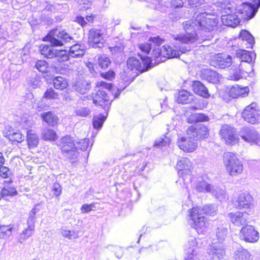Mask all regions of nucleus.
<instances>
[{"mask_svg":"<svg viewBox=\"0 0 260 260\" xmlns=\"http://www.w3.org/2000/svg\"><path fill=\"white\" fill-rule=\"evenodd\" d=\"M215 17L206 12L198 14L194 19H190L183 23L185 34L173 35V38L182 43H192L198 40L197 29L210 32L217 25Z\"/></svg>","mask_w":260,"mask_h":260,"instance_id":"nucleus-1","label":"nucleus"},{"mask_svg":"<svg viewBox=\"0 0 260 260\" xmlns=\"http://www.w3.org/2000/svg\"><path fill=\"white\" fill-rule=\"evenodd\" d=\"M221 17L222 23L226 26L235 27L240 22L238 10L231 2H224L221 5Z\"/></svg>","mask_w":260,"mask_h":260,"instance_id":"nucleus-2","label":"nucleus"},{"mask_svg":"<svg viewBox=\"0 0 260 260\" xmlns=\"http://www.w3.org/2000/svg\"><path fill=\"white\" fill-rule=\"evenodd\" d=\"M223 163L230 176H236L242 173L243 166L237 156L232 152H227L223 155Z\"/></svg>","mask_w":260,"mask_h":260,"instance_id":"nucleus-3","label":"nucleus"},{"mask_svg":"<svg viewBox=\"0 0 260 260\" xmlns=\"http://www.w3.org/2000/svg\"><path fill=\"white\" fill-rule=\"evenodd\" d=\"M55 46L44 45L41 48V53L45 57L54 59L55 62H62L69 59L68 51L65 50H58L54 48Z\"/></svg>","mask_w":260,"mask_h":260,"instance_id":"nucleus-4","label":"nucleus"},{"mask_svg":"<svg viewBox=\"0 0 260 260\" xmlns=\"http://www.w3.org/2000/svg\"><path fill=\"white\" fill-rule=\"evenodd\" d=\"M98 86L97 92L93 94V103L96 106H104V103L106 102H109L112 101L110 100L109 96L104 89L108 90L111 89L112 87V84L111 83H108L104 81H100L97 83Z\"/></svg>","mask_w":260,"mask_h":260,"instance_id":"nucleus-5","label":"nucleus"},{"mask_svg":"<svg viewBox=\"0 0 260 260\" xmlns=\"http://www.w3.org/2000/svg\"><path fill=\"white\" fill-rule=\"evenodd\" d=\"M60 147L64 155L70 159H75L78 156L76 150V144L73 138L70 136H66L61 138L60 142Z\"/></svg>","mask_w":260,"mask_h":260,"instance_id":"nucleus-6","label":"nucleus"},{"mask_svg":"<svg viewBox=\"0 0 260 260\" xmlns=\"http://www.w3.org/2000/svg\"><path fill=\"white\" fill-rule=\"evenodd\" d=\"M139 55L140 56V59L143 67L142 66V63L139 59L135 57H131L127 61V66L128 68L131 71L143 72L150 67L151 63V58L146 56Z\"/></svg>","mask_w":260,"mask_h":260,"instance_id":"nucleus-7","label":"nucleus"},{"mask_svg":"<svg viewBox=\"0 0 260 260\" xmlns=\"http://www.w3.org/2000/svg\"><path fill=\"white\" fill-rule=\"evenodd\" d=\"M45 41H49L55 46H62L63 45L74 42L73 37L66 30L59 31L57 34L53 36L51 32L45 37Z\"/></svg>","mask_w":260,"mask_h":260,"instance_id":"nucleus-8","label":"nucleus"},{"mask_svg":"<svg viewBox=\"0 0 260 260\" xmlns=\"http://www.w3.org/2000/svg\"><path fill=\"white\" fill-rule=\"evenodd\" d=\"M189 216L190 218L188 222L192 228L202 229L206 226L207 220L201 212V208H192L189 211Z\"/></svg>","mask_w":260,"mask_h":260,"instance_id":"nucleus-9","label":"nucleus"},{"mask_svg":"<svg viewBox=\"0 0 260 260\" xmlns=\"http://www.w3.org/2000/svg\"><path fill=\"white\" fill-rule=\"evenodd\" d=\"M260 1L257 0L255 4L244 3L238 10V14L241 19L249 20L252 18L260 7Z\"/></svg>","mask_w":260,"mask_h":260,"instance_id":"nucleus-10","label":"nucleus"},{"mask_svg":"<svg viewBox=\"0 0 260 260\" xmlns=\"http://www.w3.org/2000/svg\"><path fill=\"white\" fill-rule=\"evenodd\" d=\"M186 132L188 137L196 140L206 139L209 136L208 127L202 124L191 125L187 128Z\"/></svg>","mask_w":260,"mask_h":260,"instance_id":"nucleus-11","label":"nucleus"},{"mask_svg":"<svg viewBox=\"0 0 260 260\" xmlns=\"http://www.w3.org/2000/svg\"><path fill=\"white\" fill-rule=\"evenodd\" d=\"M88 43L93 48H101L105 42L104 34L103 30L92 28L89 31Z\"/></svg>","mask_w":260,"mask_h":260,"instance_id":"nucleus-12","label":"nucleus"},{"mask_svg":"<svg viewBox=\"0 0 260 260\" xmlns=\"http://www.w3.org/2000/svg\"><path fill=\"white\" fill-rule=\"evenodd\" d=\"M255 107L256 104L253 103L247 106L242 113L244 120L253 124L260 123V113Z\"/></svg>","mask_w":260,"mask_h":260,"instance_id":"nucleus-13","label":"nucleus"},{"mask_svg":"<svg viewBox=\"0 0 260 260\" xmlns=\"http://www.w3.org/2000/svg\"><path fill=\"white\" fill-rule=\"evenodd\" d=\"M240 237L241 239L246 242L253 243L258 241L259 234L254 226L247 225L241 228Z\"/></svg>","mask_w":260,"mask_h":260,"instance_id":"nucleus-14","label":"nucleus"},{"mask_svg":"<svg viewBox=\"0 0 260 260\" xmlns=\"http://www.w3.org/2000/svg\"><path fill=\"white\" fill-rule=\"evenodd\" d=\"M220 134L226 144L233 145L239 142V138L236 136L234 128L228 124L221 126Z\"/></svg>","mask_w":260,"mask_h":260,"instance_id":"nucleus-15","label":"nucleus"},{"mask_svg":"<svg viewBox=\"0 0 260 260\" xmlns=\"http://www.w3.org/2000/svg\"><path fill=\"white\" fill-rule=\"evenodd\" d=\"M241 138L245 142L257 144L259 141V135L252 127H243L239 132Z\"/></svg>","mask_w":260,"mask_h":260,"instance_id":"nucleus-16","label":"nucleus"},{"mask_svg":"<svg viewBox=\"0 0 260 260\" xmlns=\"http://www.w3.org/2000/svg\"><path fill=\"white\" fill-rule=\"evenodd\" d=\"M228 217L235 226L243 227L247 225L249 214L246 212L237 211L235 213H230Z\"/></svg>","mask_w":260,"mask_h":260,"instance_id":"nucleus-17","label":"nucleus"},{"mask_svg":"<svg viewBox=\"0 0 260 260\" xmlns=\"http://www.w3.org/2000/svg\"><path fill=\"white\" fill-rule=\"evenodd\" d=\"M253 198L248 193H240L236 201L235 205L239 210L251 209L253 207Z\"/></svg>","mask_w":260,"mask_h":260,"instance_id":"nucleus-18","label":"nucleus"},{"mask_svg":"<svg viewBox=\"0 0 260 260\" xmlns=\"http://www.w3.org/2000/svg\"><path fill=\"white\" fill-rule=\"evenodd\" d=\"M176 168L178 170V174L182 178L186 175H190L192 169V164L187 157H181L178 160Z\"/></svg>","mask_w":260,"mask_h":260,"instance_id":"nucleus-19","label":"nucleus"},{"mask_svg":"<svg viewBox=\"0 0 260 260\" xmlns=\"http://www.w3.org/2000/svg\"><path fill=\"white\" fill-rule=\"evenodd\" d=\"M213 66L218 67L220 69H225L231 66L232 63V57L231 55L221 53L215 55L212 61Z\"/></svg>","mask_w":260,"mask_h":260,"instance_id":"nucleus-20","label":"nucleus"},{"mask_svg":"<svg viewBox=\"0 0 260 260\" xmlns=\"http://www.w3.org/2000/svg\"><path fill=\"white\" fill-rule=\"evenodd\" d=\"M193 138H186L181 137L179 138L177 141L178 146L179 148L184 152H192L194 151L197 146L198 143L194 140Z\"/></svg>","mask_w":260,"mask_h":260,"instance_id":"nucleus-21","label":"nucleus"},{"mask_svg":"<svg viewBox=\"0 0 260 260\" xmlns=\"http://www.w3.org/2000/svg\"><path fill=\"white\" fill-rule=\"evenodd\" d=\"M225 244L212 242L209 254L214 259H222L225 253Z\"/></svg>","mask_w":260,"mask_h":260,"instance_id":"nucleus-22","label":"nucleus"},{"mask_svg":"<svg viewBox=\"0 0 260 260\" xmlns=\"http://www.w3.org/2000/svg\"><path fill=\"white\" fill-rule=\"evenodd\" d=\"M158 54L159 56H163L168 58L178 57L180 56V51L175 46L164 45L160 50H158Z\"/></svg>","mask_w":260,"mask_h":260,"instance_id":"nucleus-23","label":"nucleus"},{"mask_svg":"<svg viewBox=\"0 0 260 260\" xmlns=\"http://www.w3.org/2000/svg\"><path fill=\"white\" fill-rule=\"evenodd\" d=\"M90 82L83 79H79L72 83L74 90L81 94H85L90 89Z\"/></svg>","mask_w":260,"mask_h":260,"instance_id":"nucleus-24","label":"nucleus"},{"mask_svg":"<svg viewBox=\"0 0 260 260\" xmlns=\"http://www.w3.org/2000/svg\"><path fill=\"white\" fill-rule=\"evenodd\" d=\"M202 78L208 82L213 84L219 82L220 75L216 72L210 70L205 69L202 71Z\"/></svg>","mask_w":260,"mask_h":260,"instance_id":"nucleus-25","label":"nucleus"},{"mask_svg":"<svg viewBox=\"0 0 260 260\" xmlns=\"http://www.w3.org/2000/svg\"><path fill=\"white\" fill-rule=\"evenodd\" d=\"M197 242L196 239L191 238L188 240L186 245L187 248V256L186 260H195V255H197Z\"/></svg>","mask_w":260,"mask_h":260,"instance_id":"nucleus-26","label":"nucleus"},{"mask_svg":"<svg viewBox=\"0 0 260 260\" xmlns=\"http://www.w3.org/2000/svg\"><path fill=\"white\" fill-rule=\"evenodd\" d=\"M192 88L195 93L201 96L207 98L209 96L208 89L199 81H194L193 82Z\"/></svg>","mask_w":260,"mask_h":260,"instance_id":"nucleus-27","label":"nucleus"},{"mask_svg":"<svg viewBox=\"0 0 260 260\" xmlns=\"http://www.w3.org/2000/svg\"><path fill=\"white\" fill-rule=\"evenodd\" d=\"M40 115L43 120L50 126H54L58 123V117L54 112H43Z\"/></svg>","mask_w":260,"mask_h":260,"instance_id":"nucleus-28","label":"nucleus"},{"mask_svg":"<svg viewBox=\"0 0 260 260\" xmlns=\"http://www.w3.org/2000/svg\"><path fill=\"white\" fill-rule=\"evenodd\" d=\"M227 232V229L223 225H220L216 230L215 236L213 238L212 242H216L217 243L224 244V241L225 240Z\"/></svg>","mask_w":260,"mask_h":260,"instance_id":"nucleus-29","label":"nucleus"},{"mask_svg":"<svg viewBox=\"0 0 260 260\" xmlns=\"http://www.w3.org/2000/svg\"><path fill=\"white\" fill-rule=\"evenodd\" d=\"M194 95L187 90H182L179 92L177 101L178 103L187 104L193 101Z\"/></svg>","mask_w":260,"mask_h":260,"instance_id":"nucleus-30","label":"nucleus"},{"mask_svg":"<svg viewBox=\"0 0 260 260\" xmlns=\"http://www.w3.org/2000/svg\"><path fill=\"white\" fill-rule=\"evenodd\" d=\"M248 93L247 88H241L238 85L232 86L229 91L230 96L233 98L244 96Z\"/></svg>","mask_w":260,"mask_h":260,"instance_id":"nucleus-31","label":"nucleus"},{"mask_svg":"<svg viewBox=\"0 0 260 260\" xmlns=\"http://www.w3.org/2000/svg\"><path fill=\"white\" fill-rule=\"evenodd\" d=\"M27 141L28 147L33 148L36 147L39 142V138L37 134L32 130L27 132Z\"/></svg>","mask_w":260,"mask_h":260,"instance_id":"nucleus-32","label":"nucleus"},{"mask_svg":"<svg viewBox=\"0 0 260 260\" xmlns=\"http://www.w3.org/2000/svg\"><path fill=\"white\" fill-rule=\"evenodd\" d=\"M69 58L70 57L77 58L84 55L85 50L82 48V46L79 44H76L70 47L69 52H68Z\"/></svg>","mask_w":260,"mask_h":260,"instance_id":"nucleus-33","label":"nucleus"},{"mask_svg":"<svg viewBox=\"0 0 260 260\" xmlns=\"http://www.w3.org/2000/svg\"><path fill=\"white\" fill-rule=\"evenodd\" d=\"M212 194L220 201H225L228 200L229 196L226 190L224 189L216 187L212 189Z\"/></svg>","mask_w":260,"mask_h":260,"instance_id":"nucleus-34","label":"nucleus"},{"mask_svg":"<svg viewBox=\"0 0 260 260\" xmlns=\"http://www.w3.org/2000/svg\"><path fill=\"white\" fill-rule=\"evenodd\" d=\"M195 189L199 192H210L213 186L204 180H199L195 186Z\"/></svg>","mask_w":260,"mask_h":260,"instance_id":"nucleus-35","label":"nucleus"},{"mask_svg":"<svg viewBox=\"0 0 260 260\" xmlns=\"http://www.w3.org/2000/svg\"><path fill=\"white\" fill-rule=\"evenodd\" d=\"M53 82L54 88L58 90H63L67 88L68 85L66 79L60 76L54 77Z\"/></svg>","mask_w":260,"mask_h":260,"instance_id":"nucleus-36","label":"nucleus"},{"mask_svg":"<svg viewBox=\"0 0 260 260\" xmlns=\"http://www.w3.org/2000/svg\"><path fill=\"white\" fill-rule=\"evenodd\" d=\"M35 227L28 225L26 228L19 234L18 241L20 243H23L26 240L32 236L34 232Z\"/></svg>","mask_w":260,"mask_h":260,"instance_id":"nucleus-37","label":"nucleus"},{"mask_svg":"<svg viewBox=\"0 0 260 260\" xmlns=\"http://www.w3.org/2000/svg\"><path fill=\"white\" fill-rule=\"evenodd\" d=\"M236 55L241 62L250 63L252 60L250 53L246 50H239L237 51Z\"/></svg>","mask_w":260,"mask_h":260,"instance_id":"nucleus-38","label":"nucleus"},{"mask_svg":"<svg viewBox=\"0 0 260 260\" xmlns=\"http://www.w3.org/2000/svg\"><path fill=\"white\" fill-rule=\"evenodd\" d=\"M250 255L247 250L240 248L235 252V258L236 260H248Z\"/></svg>","mask_w":260,"mask_h":260,"instance_id":"nucleus-39","label":"nucleus"},{"mask_svg":"<svg viewBox=\"0 0 260 260\" xmlns=\"http://www.w3.org/2000/svg\"><path fill=\"white\" fill-rule=\"evenodd\" d=\"M240 38L243 41H246L248 44L249 46L248 48H251L254 42V38L253 36L247 30H243L241 31L240 34Z\"/></svg>","mask_w":260,"mask_h":260,"instance_id":"nucleus-40","label":"nucleus"},{"mask_svg":"<svg viewBox=\"0 0 260 260\" xmlns=\"http://www.w3.org/2000/svg\"><path fill=\"white\" fill-rule=\"evenodd\" d=\"M43 138L45 140L55 141L57 138L55 132L50 128H45L42 132Z\"/></svg>","mask_w":260,"mask_h":260,"instance_id":"nucleus-41","label":"nucleus"},{"mask_svg":"<svg viewBox=\"0 0 260 260\" xmlns=\"http://www.w3.org/2000/svg\"><path fill=\"white\" fill-rule=\"evenodd\" d=\"M18 193L16 189L14 187L6 186L1 190L2 198L7 197H13Z\"/></svg>","mask_w":260,"mask_h":260,"instance_id":"nucleus-42","label":"nucleus"},{"mask_svg":"<svg viewBox=\"0 0 260 260\" xmlns=\"http://www.w3.org/2000/svg\"><path fill=\"white\" fill-rule=\"evenodd\" d=\"M201 212L204 214L214 216L217 212V206L215 205H206L203 208H201Z\"/></svg>","mask_w":260,"mask_h":260,"instance_id":"nucleus-43","label":"nucleus"},{"mask_svg":"<svg viewBox=\"0 0 260 260\" xmlns=\"http://www.w3.org/2000/svg\"><path fill=\"white\" fill-rule=\"evenodd\" d=\"M8 138L13 143H20L24 139V136L20 132H15L9 134Z\"/></svg>","mask_w":260,"mask_h":260,"instance_id":"nucleus-44","label":"nucleus"},{"mask_svg":"<svg viewBox=\"0 0 260 260\" xmlns=\"http://www.w3.org/2000/svg\"><path fill=\"white\" fill-rule=\"evenodd\" d=\"M110 63V59L106 55H101L98 57V64L101 69H107Z\"/></svg>","mask_w":260,"mask_h":260,"instance_id":"nucleus-45","label":"nucleus"},{"mask_svg":"<svg viewBox=\"0 0 260 260\" xmlns=\"http://www.w3.org/2000/svg\"><path fill=\"white\" fill-rule=\"evenodd\" d=\"M106 117L100 114L99 116H94L93 118V126L94 128H101L106 120Z\"/></svg>","mask_w":260,"mask_h":260,"instance_id":"nucleus-46","label":"nucleus"},{"mask_svg":"<svg viewBox=\"0 0 260 260\" xmlns=\"http://www.w3.org/2000/svg\"><path fill=\"white\" fill-rule=\"evenodd\" d=\"M189 119L197 122H205L208 121L209 120V118L208 116L205 115L204 114L199 113L192 114L190 116Z\"/></svg>","mask_w":260,"mask_h":260,"instance_id":"nucleus-47","label":"nucleus"},{"mask_svg":"<svg viewBox=\"0 0 260 260\" xmlns=\"http://www.w3.org/2000/svg\"><path fill=\"white\" fill-rule=\"evenodd\" d=\"M38 205H36L30 212L29 217L27 220V224L28 225L35 227L36 214L39 211V209L38 208Z\"/></svg>","mask_w":260,"mask_h":260,"instance_id":"nucleus-48","label":"nucleus"},{"mask_svg":"<svg viewBox=\"0 0 260 260\" xmlns=\"http://www.w3.org/2000/svg\"><path fill=\"white\" fill-rule=\"evenodd\" d=\"M58 94L55 90L50 88L47 89L44 93L43 98L48 100H55L58 99Z\"/></svg>","mask_w":260,"mask_h":260,"instance_id":"nucleus-49","label":"nucleus"},{"mask_svg":"<svg viewBox=\"0 0 260 260\" xmlns=\"http://www.w3.org/2000/svg\"><path fill=\"white\" fill-rule=\"evenodd\" d=\"M36 68L40 72L46 73L48 68L47 62L45 60H38L35 64Z\"/></svg>","mask_w":260,"mask_h":260,"instance_id":"nucleus-50","label":"nucleus"},{"mask_svg":"<svg viewBox=\"0 0 260 260\" xmlns=\"http://www.w3.org/2000/svg\"><path fill=\"white\" fill-rule=\"evenodd\" d=\"M61 235L70 240L78 238V235L75 232L64 229L61 230Z\"/></svg>","mask_w":260,"mask_h":260,"instance_id":"nucleus-51","label":"nucleus"},{"mask_svg":"<svg viewBox=\"0 0 260 260\" xmlns=\"http://www.w3.org/2000/svg\"><path fill=\"white\" fill-rule=\"evenodd\" d=\"M89 145V140L88 139H84L80 141L77 142L76 144V150L79 149L81 150L84 151L86 150Z\"/></svg>","mask_w":260,"mask_h":260,"instance_id":"nucleus-52","label":"nucleus"},{"mask_svg":"<svg viewBox=\"0 0 260 260\" xmlns=\"http://www.w3.org/2000/svg\"><path fill=\"white\" fill-rule=\"evenodd\" d=\"M95 207L94 203H91L90 204H84L82 205L80 210L82 214L88 213L93 210V208Z\"/></svg>","mask_w":260,"mask_h":260,"instance_id":"nucleus-53","label":"nucleus"},{"mask_svg":"<svg viewBox=\"0 0 260 260\" xmlns=\"http://www.w3.org/2000/svg\"><path fill=\"white\" fill-rule=\"evenodd\" d=\"M90 113V111L89 109L87 108H80L75 111L76 115L82 117H86L88 116Z\"/></svg>","mask_w":260,"mask_h":260,"instance_id":"nucleus-54","label":"nucleus"},{"mask_svg":"<svg viewBox=\"0 0 260 260\" xmlns=\"http://www.w3.org/2000/svg\"><path fill=\"white\" fill-rule=\"evenodd\" d=\"M101 77L109 80H112L115 77V74L112 70H109L108 72L101 73Z\"/></svg>","mask_w":260,"mask_h":260,"instance_id":"nucleus-55","label":"nucleus"},{"mask_svg":"<svg viewBox=\"0 0 260 260\" xmlns=\"http://www.w3.org/2000/svg\"><path fill=\"white\" fill-rule=\"evenodd\" d=\"M52 191L53 192L54 195L55 197H59L62 191L61 185L57 182L54 183L52 186Z\"/></svg>","mask_w":260,"mask_h":260,"instance_id":"nucleus-56","label":"nucleus"},{"mask_svg":"<svg viewBox=\"0 0 260 260\" xmlns=\"http://www.w3.org/2000/svg\"><path fill=\"white\" fill-rule=\"evenodd\" d=\"M0 179L1 177L7 178L9 177L10 174L9 168L6 167L0 166Z\"/></svg>","mask_w":260,"mask_h":260,"instance_id":"nucleus-57","label":"nucleus"},{"mask_svg":"<svg viewBox=\"0 0 260 260\" xmlns=\"http://www.w3.org/2000/svg\"><path fill=\"white\" fill-rule=\"evenodd\" d=\"M140 49L145 54H148L151 49V45L148 43H143L140 45Z\"/></svg>","mask_w":260,"mask_h":260,"instance_id":"nucleus-58","label":"nucleus"},{"mask_svg":"<svg viewBox=\"0 0 260 260\" xmlns=\"http://www.w3.org/2000/svg\"><path fill=\"white\" fill-rule=\"evenodd\" d=\"M28 84L32 88H35L40 86V81L38 78H30L28 80Z\"/></svg>","mask_w":260,"mask_h":260,"instance_id":"nucleus-59","label":"nucleus"},{"mask_svg":"<svg viewBox=\"0 0 260 260\" xmlns=\"http://www.w3.org/2000/svg\"><path fill=\"white\" fill-rule=\"evenodd\" d=\"M169 144L168 140H164L163 139H160L156 140L154 144V146L156 147H161L162 146H166Z\"/></svg>","mask_w":260,"mask_h":260,"instance_id":"nucleus-60","label":"nucleus"},{"mask_svg":"<svg viewBox=\"0 0 260 260\" xmlns=\"http://www.w3.org/2000/svg\"><path fill=\"white\" fill-rule=\"evenodd\" d=\"M75 21L82 27L85 26L87 24L86 21L84 19V18L81 16H77L76 17Z\"/></svg>","mask_w":260,"mask_h":260,"instance_id":"nucleus-61","label":"nucleus"},{"mask_svg":"<svg viewBox=\"0 0 260 260\" xmlns=\"http://www.w3.org/2000/svg\"><path fill=\"white\" fill-rule=\"evenodd\" d=\"M175 8H181L183 6L184 2L182 0H174L172 3Z\"/></svg>","mask_w":260,"mask_h":260,"instance_id":"nucleus-62","label":"nucleus"},{"mask_svg":"<svg viewBox=\"0 0 260 260\" xmlns=\"http://www.w3.org/2000/svg\"><path fill=\"white\" fill-rule=\"evenodd\" d=\"M115 254L118 258H121L123 255V250L121 248L117 247L115 248Z\"/></svg>","mask_w":260,"mask_h":260,"instance_id":"nucleus-63","label":"nucleus"},{"mask_svg":"<svg viewBox=\"0 0 260 260\" xmlns=\"http://www.w3.org/2000/svg\"><path fill=\"white\" fill-rule=\"evenodd\" d=\"M242 78V75L240 73L236 72L233 75L230 76L229 79L230 80L238 81Z\"/></svg>","mask_w":260,"mask_h":260,"instance_id":"nucleus-64","label":"nucleus"}]
</instances>
